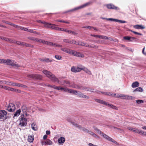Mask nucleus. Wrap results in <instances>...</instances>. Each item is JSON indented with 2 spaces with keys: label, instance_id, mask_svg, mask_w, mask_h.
Listing matches in <instances>:
<instances>
[{
  "label": "nucleus",
  "instance_id": "nucleus-6",
  "mask_svg": "<svg viewBox=\"0 0 146 146\" xmlns=\"http://www.w3.org/2000/svg\"><path fill=\"white\" fill-rule=\"evenodd\" d=\"M91 4V2H88L87 3H86L83 5L80 6L76 8H75L74 9H71L69 11H68V12H72L73 11L76 10H77L81 9L82 8H84L85 7H86L87 6H88L90 5Z\"/></svg>",
  "mask_w": 146,
  "mask_h": 146
},
{
  "label": "nucleus",
  "instance_id": "nucleus-44",
  "mask_svg": "<svg viewBox=\"0 0 146 146\" xmlns=\"http://www.w3.org/2000/svg\"><path fill=\"white\" fill-rule=\"evenodd\" d=\"M23 42H20L19 41H16L15 40V43L18 45H21L22 46V44H23Z\"/></svg>",
  "mask_w": 146,
  "mask_h": 146
},
{
  "label": "nucleus",
  "instance_id": "nucleus-41",
  "mask_svg": "<svg viewBox=\"0 0 146 146\" xmlns=\"http://www.w3.org/2000/svg\"><path fill=\"white\" fill-rule=\"evenodd\" d=\"M56 43L50 42L47 41L46 45L55 47Z\"/></svg>",
  "mask_w": 146,
  "mask_h": 146
},
{
  "label": "nucleus",
  "instance_id": "nucleus-31",
  "mask_svg": "<svg viewBox=\"0 0 146 146\" xmlns=\"http://www.w3.org/2000/svg\"><path fill=\"white\" fill-rule=\"evenodd\" d=\"M31 128L34 131L37 130L38 128L36 125L35 123H33L31 125Z\"/></svg>",
  "mask_w": 146,
  "mask_h": 146
},
{
  "label": "nucleus",
  "instance_id": "nucleus-20",
  "mask_svg": "<svg viewBox=\"0 0 146 146\" xmlns=\"http://www.w3.org/2000/svg\"><path fill=\"white\" fill-rule=\"evenodd\" d=\"M65 138L63 137H60L58 140V141L59 144H63L65 141Z\"/></svg>",
  "mask_w": 146,
  "mask_h": 146
},
{
  "label": "nucleus",
  "instance_id": "nucleus-45",
  "mask_svg": "<svg viewBox=\"0 0 146 146\" xmlns=\"http://www.w3.org/2000/svg\"><path fill=\"white\" fill-rule=\"evenodd\" d=\"M81 46L87 47V46H89V44L86 42H83L82 44H81Z\"/></svg>",
  "mask_w": 146,
  "mask_h": 146
},
{
  "label": "nucleus",
  "instance_id": "nucleus-7",
  "mask_svg": "<svg viewBox=\"0 0 146 146\" xmlns=\"http://www.w3.org/2000/svg\"><path fill=\"white\" fill-rule=\"evenodd\" d=\"M22 111L23 112V115L24 117H26L29 115L27 113L28 112V110L27 106L25 105H23L21 107Z\"/></svg>",
  "mask_w": 146,
  "mask_h": 146
},
{
  "label": "nucleus",
  "instance_id": "nucleus-1",
  "mask_svg": "<svg viewBox=\"0 0 146 146\" xmlns=\"http://www.w3.org/2000/svg\"><path fill=\"white\" fill-rule=\"evenodd\" d=\"M42 72L52 81L57 82L58 83H59V81L58 78L50 71L46 70H44L42 71Z\"/></svg>",
  "mask_w": 146,
  "mask_h": 146
},
{
  "label": "nucleus",
  "instance_id": "nucleus-62",
  "mask_svg": "<svg viewBox=\"0 0 146 146\" xmlns=\"http://www.w3.org/2000/svg\"><path fill=\"white\" fill-rule=\"evenodd\" d=\"M55 26H56V25H55L52 24L50 28L52 29H54V28H55Z\"/></svg>",
  "mask_w": 146,
  "mask_h": 146
},
{
  "label": "nucleus",
  "instance_id": "nucleus-42",
  "mask_svg": "<svg viewBox=\"0 0 146 146\" xmlns=\"http://www.w3.org/2000/svg\"><path fill=\"white\" fill-rule=\"evenodd\" d=\"M42 61H43L45 62H53V60H51L49 58H45L43 59Z\"/></svg>",
  "mask_w": 146,
  "mask_h": 146
},
{
  "label": "nucleus",
  "instance_id": "nucleus-40",
  "mask_svg": "<svg viewBox=\"0 0 146 146\" xmlns=\"http://www.w3.org/2000/svg\"><path fill=\"white\" fill-rule=\"evenodd\" d=\"M46 141V142H45L46 145H51L53 143L49 139H47Z\"/></svg>",
  "mask_w": 146,
  "mask_h": 146
},
{
  "label": "nucleus",
  "instance_id": "nucleus-14",
  "mask_svg": "<svg viewBox=\"0 0 146 146\" xmlns=\"http://www.w3.org/2000/svg\"><path fill=\"white\" fill-rule=\"evenodd\" d=\"M72 54L79 57L84 58V55L83 54L73 50Z\"/></svg>",
  "mask_w": 146,
  "mask_h": 146
},
{
  "label": "nucleus",
  "instance_id": "nucleus-32",
  "mask_svg": "<svg viewBox=\"0 0 146 146\" xmlns=\"http://www.w3.org/2000/svg\"><path fill=\"white\" fill-rule=\"evenodd\" d=\"M36 42L43 43L45 44H47V41L44 40L42 39H38L37 38V39Z\"/></svg>",
  "mask_w": 146,
  "mask_h": 146
},
{
  "label": "nucleus",
  "instance_id": "nucleus-26",
  "mask_svg": "<svg viewBox=\"0 0 146 146\" xmlns=\"http://www.w3.org/2000/svg\"><path fill=\"white\" fill-rule=\"evenodd\" d=\"M124 99L128 100H133L135 99V97L128 95H125Z\"/></svg>",
  "mask_w": 146,
  "mask_h": 146
},
{
  "label": "nucleus",
  "instance_id": "nucleus-48",
  "mask_svg": "<svg viewBox=\"0 0 146 146\" xmlns=\"http://www.w3.org/2000/svg\"><path fill=\"white\" fill-rule=\"evenodd\" d=\"M28 38L29 40H33L34 41H36L37 38L34 37H28Z\"/></svg>",
  "mask_w": 146,
  "mask_h": 146
},
{
  "label": "nucleus",
  "instance_id": "nucleus-37",
  "mask_svg": "<svg viewBox=\"0 0 146 146\" xmlns=\"http://www.w3.org/2000/svg\"><path fill=\"white\" fill-rule=\"evenodd\" d=\"M22 46L23 47H33V46L31 44H27L26 43L24 42L23 43V44H22Z\"/></svg>",
  "mask_w": 146,
  "mask_h": 146
},
{
  "label": "nucleus",
  "instance_id": "nucleus-52",
  "mask_svg": "<svg viewBox=\"0 0 146 146\" xmlns=\"http://www.w3.org/2000/svg\"><path fill=\"white\" fill-rule=\"evenodd\" d=\"M116 22H119L121 23H127L126 21H125L121 20L118 19H116Z\"/></svg>",
  "mask_w": 146,
  "mask_h": 146
},
{
  "label": "nucleus",
  "instance_id": "nucleus-5",
  "mask_svg": "<svg viewBox=\"0 0 146 146\" xmlns=\"http://www.w3.org/2000/svg\"><path fill=\"white\" fill-rule=\"evenodd\" d=\"M82 66L80 65L77 66H72L71 68V71L73 72L76 73L80 72L82 70Z\"/></svg>",
  "mask_w": 146,
  "mask_h": 146
},
{
  "label": "nucleus",
  "instance_id": "nucleus-15",
  "mask_svg": "<svg viewBox=\"0 0 146 146\" xmlns=\"http://www.w3.org/2000/svg\"><path fill=\"white\" fill-rule=\"evenodd\" d=\"M106 7L108 9H113L116 10H118L119 9L118 7L115 6L111 4L107 5H106Z\"/></svg>",
  "mask_w": 146,
  "mask_h": 146
},
{
  "label": "nucleus",
  "instance_id": "nucleus-60",
  "mask_svg": "<svg viewBox=\"0 0 146 146\" xmlns=\"http://www.w3.org/2000/svg\"><path fill=\"white\" fill-rule=\"evenodd\" d=\"M83 42V41H81L78 40L77 42V44H76V45L81 46V44H82Z\"/></svg>",
  "mask_w": 146,
  "mask_h": 146
},
{
  "label": "nucleus",
  "instance_id": "nucleus-38",
  "mask_svg": "<svg viewBox=\"0 0 146 146\" xmlns=\"http://www.w3.org/2000/svg\"><path fill=\"white\" fill-rule=\"evenodd\" d=\"M93 128L96 132L100 134L102 132L100 129H98L95 126H93Z\"/></svg>",
  "mask_w": 146,
  "mask_h": 146
},
{
  "label": "nucleus",
  "instance_id": "nucleus-8",
  "mask_svg": "<svg viewBox=\"0 0 146 146\" xmlns=\"http://www.w3.org/2000/svg\"><path fill=\"white\" fill-rule=\"evenodd\" d=\"M27 76L29 78L38 79H41L42 77L41 75L36 74H31L28 75Z\"/></svg>",
  "mask_w": 146,
  "mask_h": 146
},
{
  "label": "nucleus",
  "instance_id": "nucleus-19",
  "mask_svg": "<svg viewBox=\"0 0 146 146\" xmlns=\"http://www.w3.org/2000/svg\"><path fill=\"white\" fill-rule=\"evenodd\" d=\"M95 101L98 103L103 104L104 105H106L107 104V102H105V101L103 100L99 99H94Z\"/></svg>",
  "mask_w": 146,
  "mask_h": 146
},
{
  "label": "nucleus",
  "instance_id": "nucleus-27",
  "mask_svg": "<svg viewBox=\"0 0 146 146\" xmlns=\"http://www.w3.org/2000/svg\"><path fill=\"white\" fill-rule=\"evenodd\" d=\"M139 83L137 82L136 81L132 83L131 85V87L133 88H135L139 86Z\"/></svg>",
  "mask_w": 146,
  "mask_h": 146
},
{
  "label": "nucleus",
  "instance_id": "nucleus-28",
  "mask_svg": "<svg viewBox=\"0 0 146 146\" xmlns=\"http://www.w3.org/2000/svg\"><path fill=\"white\" fill-rule=\"evenodd\" d=\"M60 84H62L63 85H65V84H66V86H71L70 84V82L68 80H64L62 82V83H60L59 82V83Z\"/></svg>",
  "mask_w": 146,
  "mask_h": 146
},
{
  "label": "nucleus",
  "instance_id": "nucleus-9",
  "mask_svg": "<svg viewBox=\"0 0 146 146\" xmlns=\"http://www.w3.org/2000/svg\"><path fill=\"white\" fill-rule=\"evenodd\" d=\"M7 109L9 112H12L15 109V106L13 103H10L7 106Z\"/></svg>",
  "mask_w": 146,
  "mask_h": 146
},
{
  "label": "nucleus",
  "instance_id": "nucleus-24",
  "mask_svg": "<svg viewBox=\"0 0 146 146\" xmlns=\"http://www.w3.org/2000/svg\"><path fill=\"white\" fill-rule=\"evenodd\" d=\"M137 133L143 136L146 135V132L142 130L138 129Z\"/></svg>",
  "mask_w": 146,
  "mask_h": 146
},
{
  "label": "nucleus",
  "instance_id": "nucleus-63",
  "mask_svg": "<svg viewBox=\"0 0 146 146\" xmlns=\"http://www.w3.org/2000/svg\"><path fill=\"white\" fill-rule=\"evenodd\" d=\"M82 28H88V29H90L91 28H92V27L91 26H84V27H82Z\"/></svg>",
  "mask_w": 146,
  "mask_h": 146
},
{
  "label": "nucleus",
  "instance_id": "nucleus-11",
  "mask_svg": "<svg viewBox=\"0 0 146 146\" xmlns=\"http://www.w3.org/2000/svg\"><path fill=\"white\" fill-rule=\"evenodd\" d=\"M57 90L63 91L66 92H68L70 93H72L73 90L69 89L66 88H64L63 87H58Z\"/></svg>",
  "mask_w": 146,
  "mask_h": 146
},
{
  "label": "nucleus",
  "instance_id": "nucleus-2",
  "mask_svg": "<svg viewBox=\"0 0 146 146\" xmlns=\"http://www.w3.org/2000/svg\"><path fill=\"white\" fill-rule=\"evenodd\" d=\"M2 63L6 64L8 65H10L16 67H19L20 65L17 64L16 62L14 60L7 59V60L3 59Z\"/></svg>",
  "mask_w": 146,
  "mask_h": 146
},
{
  "label": "nucleus",
  "instance_id": "nucleus-58",
  "mask_svg": "<svg viewBox=\"0 0 146 146\" xmlns=\"http://www.w3.org/2000/svg\"><path fill=\"white\" fill-rule=\"evenodd\" d=\"M74 40H73L69 39L68 43L70 44H74Z\"/></svg>",
  "mask_w": 146,
  "mask_h": 146
},
{
  "label": "nucleus",
  "instance_id": "nucleus-39",
  "mask_svg": "<svg viewBox=\"0 0 146 146\" xmlns=\"http://www.w3.org/2000/svg\"><path fill=\"white\" fill-rule=\"evenodd\" d=\"M106 106H108L109 107H110L111 108L115 109V110H117V107L111 104H109L108 102H107V104L106 105Z\"/></svg>",
  "mask_w": 146,
  "mask_h": 146
},
{
  "label": "nucleus",
  "instance_id": "nucleus-17",
  "mask_svg": "<svg viewBox=\"0 0 146 146\" xmlns=\"http://www.w3.org/2000/svg\"><path fill=\"white\" fill-rule=\"evenodd\" d=\"M88 133L96 139H99L100 138V137L98 136L91 131L88 130Z\"/></svg>",
  "mask_w": 146,
  "mask_h": 146
},
{
  "label": "nucleus",
  "instance_id": "nucleus-46",
  "mask_svg": "<svg viewBox=\"0 0 146 146\" xmlns=\"http://www.w3.org/2000/svg\"><path fill=\"white\" fill-rule=\"evenodd\" d=\"M69 33L72 34L73 35H77L78 34V33H77L75 32L69 30Z\"/></svg>",
  "mask_w": 146,
  "mask_h": 146
},
{
  "label": "nucleus",
  "instance_id": "nucleus-33",
  "mask_svg": "<svg viewBox=\"0 0 146 146\" xmlns=\"http://www.w3.org/2000/svg\"><path fill=\"white\" fill-rule=\"evenodd\" d=\"M34 139V136L33 135H29L28 137V140L30 142H32Z\"/></svg>",
  "mask_w": 146,
  "mask_h": 146
},
{
  "label": "nucleus",
  "instance_id": "nucleus-35",
  "mask_svg": "<svg viewBox=\"0 0 146 146\" xmlns=\"http://www.w3.org/2000/svg\"><path fill=\"white\" fill-rule=\"evenodd\" d=\"M44 27L46 28H50L52 24L49 23L44 22Z\"/></svg>",
  "mask_w": 146,
  "mask_h": 146
},
{
  "label": "nucleus",
  "instance_id": "nucleus-16",
  "mask_svg": "<svg viewBox=\"0 0 146 146\" xmlns=\"http://www.w3.org/2000/svg\"><path fill=\"white\" fill-rule=\"evenodd\" d=\"M61 50L64 52L70 54H72L73 51L72 50L66 47L64 48H61Z\"/></svg>",
  "mask_w": 146,
  "mask_h": 146
},
{
  "label": "nucleus",
  "instance_id": "nucleus-34",
  "mask_svg": "<svg viewBox=\"0 0 146 146\" xmlns=\"http://www.w3.org/2000/svg\"><path fill=\"white\" fill-rule=\"evenodd\" d=\"M115 96L116 98H120L124 99V98L125 97V95L122 94H116V95Z\"/></svg>",
  "mask_w": 146,
  "mask_h": 146
},
{
  "label": "nucleus",
  "instance_id": "nucleus-50",
  "mask_svg": "<svg viewBox=\"0 0 146 146\" xmlns=\"http://www.w3.org/2000/svg\"><path fill=\"white\" fill-rule=\"evenodd\" d=\"M136 103L138 104L143 103L144 102L143 100H136Z\"/></svg>",
  "mask_w": 146,
  "mask_h": 146
},
{
  "label": "nucleus",
  "instance_id": "nucleus-30",
  "mask_svg": "<svg viewBox=\"0 0 146 146\" xmlns=\"http://www.w3.org/2000/svg\"><path fill=\"white\" fill-rule=\"evenodd\" d=\"M21 112V111L20 109H19V110H17L16 111V112H15V113L13 115V118H15V117L18 116H19V115Z\"/></svg>",
  "mask_w": 146,
  "mask_h": 146
},
{
  "label": "nucleus",
  "instance_id": "nucleus-59",
  "mask_svg": "<svg viewBox=\"0 0 146 146\" xmlns=\"http://www.w3.org/2000/svg\"><path fill=\"white\" fill-rule=\"evenodd\" d=\"M55 47L62 48V46L61 45H60L59 44H58L56 43Z\"/></svg>",
  "mask_w": 146,
  "mask_h": 146
},
{
  "label": "nucleus",
  "instance_id": "nucleus-3",
  "mask_svg": "<svg viewBox=\"0 0 146 146\" xmlns=\"http://www.w3.org/2000/svg\"><path fill=\"white\" fill-rule=\"evenodd\" d=\"M72 93L76 95L78 97L85 99H89L90 97L89 96L84 94L83 93L76 90H73Z\"/></svg>",
  "mask_w": 146,
  "mask_h": 146
},
{
  "label": "nucleus",
  "instance_id": "nucleus-23",
  "mask_svg": "<svg viewBox=\"0 0 146 146\" xmlns=\"http://www.w3.org/2000/svg\"><path fill=\"white\" fill-rule=\"evenodd\" d=\"M100 135H101L104 138H105L109 141L111 138L107 135L106 134L104 133L103 132H102Z\"/></svg>",
  "mask_w": 146,
  "mask_h": 146
},
{
  "label": "nucleus",
  "instance_id": "nucleus-29",
  "mask_svg": "<svg viewBox=\"0 0 146 146\" xmlns=\"http://www.w3.org/2000/svg\"><path fill=\"white\" fill-rule=\"evenodd\" d=\"M14 84H14V86H16L24 88H26L27 87V86L25 85H22L19 83L14 82Z\"/></svg>",
  "mask_w": 146,
  "mask_h": 146
},
{
  "label": "nucleus",
  "instance_id": "nucleus-18",
  "mask_svg": "<svg viewBox=\"0 0 146 146\" xmlns=\"http://www.w3.org/2000/svg\"><path fill=\"white\" fill-rule=\"evenodd\" d=\"M98 37L99 38H101L102 39H109L110 40H113V39L112 38H111L110 37H107L106 36H104V35H98Z\"/></svg>",
  "mask_w": 146,
  "mask_h": 146
},
{
  "label": "nucleus",
  "instance_id": "nucleus-51",
  "mask_svg": "<svg viewBox=\"0 0 146 146\" xmlns=\"http://www.w3.org/2000/svg\"><path fill=\"white\" fill-rule=\"evenodd\" d=\"M103 19H106L108 20H109V21H115L116 22V19H113V18L107 19V18H103Z\"/></svg>",
  "mask_w": 146,
  "mask_h": 146
},
{
  "label": "nucleus",
  "instance_id": "nucleus-47",
  "mask_svg": "<svg viewBox=\"0 0 146 146\" xmlns=\"http://www.w3.org/2000/svg\"><path fill=\"white\" fill-rule=\"evenodd\" d=\"M109 141L115 143L116 145H119V143L117 142L116 141H115L113 139L111 138L110 139V140H109Z\"/></svg>",
  "mask_w": 146,
  "mask_h": 146
},
{
  "label": "nucleus",
  "instance_id": "nucleus-21",
  "mask_svg": "<svg viewBox=\"0 0 146 146\" xmlns=\"http://www.w3.org/2000/svg\"><path fill=\"white\" fill-rule=\"evenodd\" d=\"M101 93L106 95L111 96H114L116 95V94L115 93H114L113 94V93H111L109 92H101Z\"/></svg>",
  "mask_w": 146,
  "mask_h": 146
},
{
  "label": "nucleus",
  "instance_id": "nucleus-54",
  "mask_svg": "<svg viewBox=\"0 0 146 146\" xmlns=\"http://www.w3.org/2000/svg\"><path fill=\"white\" fill-rule=\"evenodd\" d=\"M131 32H132L135 35H142L141 33L133 31L132 30H130V31Z\"/></svg>",
  "mask_w": 146,
  "mask_h": 146
},
{
  "label": "nucleus",
  "instance_id": "nucleus-22",
  "mask_svg": "<svg viewBox=\"0 0 146 146\" xmlns=\"http://www.w3.org/2000/svg\"><path fill=\"white\" fill-rule=\"evenodd\" d=\"M82 70L84 71L86 73L88 74L91 75L92 74V73L91 71L88 69L86 68V67L82 66Z\"/></svg>",
  "mask_w": 146,
  "mask_h": 146
},
{
  "label": "nucleus",
  "instance_id": "nucleus-10",
  "mask_svg": "<svg viewBox=\"0 0 146 146\" xmlns=\"http://www.w3.org/2000/svg\"><path fill=\"white\" fill-rule=\"evenodd\" d=\"M7 113L6 111L4 110L0 111V119H7Z\"/></svg>",
  "mask_w": 146,
  "mask_h": 146
},
{
  "label": "nucleus",
  "instance_id": "nucleus-25",
  "mask_svg": "<svg viewBox=\"0 0 146 146\" xmlns=\"http://www.w3.org/2000/svg\"><path fill=\"white\" fill-rule=\"evenodd\" d=\"M134 27L137 29H143L145 28V27L141 25H136L134 26Z\"/></svg>",
  "mask_w": 146,
  "mask_h": 146
},
{
  "label": "nucleus",
  "instance_id": "nucleus-56",
  "mask_svg": "<svg viewBox=\"0 0 146 146\" xmlns=\"http://www.w3.org/2000/svg\"><path fill=\"white\" fill-rule=\"evenodd\" d=\"M0 38L3 40H4L7 42L8 40H9V38L5 37H0Z\"/></svg>",
  "mask_w": 146,
  "mask_h": 146
},
{
  "label": "nucleus",
  "instance_id": "nucleus-57",
  "mask_svg": "<svg viewBox=\"0 0 146 146\" xmlns=\"http://www.w3.org/2000/svg\"><path fill=\"white\" fill-rule=\"evenodd\" d=\"M7 42H9L10 43H15V40L11 39L9 38V40H8Z\"/></svg>",
  "mask_w": 146,
  "mask_h": 146
},
{
  "label": "nucleus",
  "instance_id": "nucleus-49",
  "mask_svg": "<svg viewBox=\"0 0 146 146\" xmlns=\"http://www.w3.org/2000/svg\"><path fill=\"white\" fill-rule=\"evenodd\" d=\"M55 57L56 59L58 60H60L62 58V57L61 56L58 55H55Z\"/></svg>",
  "mask_w": 146,
  "mask_h": 146
},
{
  "label": "nucleus",
  "instance_id": "nucleus-53",
  "mask_svg": "<svg viewBox=\"0 0 146 146\" xmlns=\"http://www.w3.org/2000/svg\"><path fill=\"white\" fill-rule=\"evenodd\" d=\"M123 39L127 40H129L131 41H132V40H130V37L129 36H124L123 37Z\"/></svg>",
  "mask_w": 146,
  "mask_h": 146
},
{
  "label": "nucleus",
  "instance_id": "nucleus-55",
  "mask_svg": "<svg viewBox=\"0 0 146 146\" xmlns=\"http://www.w3.org/2000/svg\"><path fill=\"white\" fill-rule=\"evenodd\" d=\"M87 47L92 48H98V46L97 45H90L89 46H87Z\"/></svg>",
  "mask_w": 146,
  "mask_h": 146
},
{
  "label": "nucleus",
  "instance_id": "nucleus-43",
  "mask_svg": "<svg viewBox=\"0 0 146 146\" xmlns=\"http://www.w3.org/2000/svg\"><path fill=\"white\" fill-rule=\"evenodd\" d=\"M9 87L0 84V88H1L6 90H9Z\"/></svg>",
  "mask_w": 146,
  "mask_h": 146
},
{
  "label": "nucleus",
  "instance_id": "nucleus-12",
  "mask_svg": "<svg viewBox=\"0 0 146 146\" xmlns=\"http://www.w3.org/2000/svg\"><path fill=\"white\" fill-rule=\"evenodd\" d=\"M27 120L26 119L23 117H21V118L19 123V125L21 126L22 127L25 126L27 125Z\"/></svg>",
  "mask_w": 146,
  "mask_h": 146
},
{
  "label": "nucleus",
  "instance_id": "nucleus-36",
  "mask_svg": "<svg viewBox=\"0 0 146 146\" xmlns=\"http://www.w3.org/2000/svg\"><path fill=\"white\" fill-rule=\"evenodd\" d=\"M143 92V89L141 87H138L133 91V92Z\"/></svg>",
  "mask_w": 146,
  "mask_h": 146
},
{
  "label": "nucleus",
  "instance_id": "nucleus-13",
  "mask_svg": "<svg viewBox=\"0 0 146 146\" xmlns=\"http://www.w3.org/2000/svg\"><path fill=\"white\" fill-rule=\"evenodd\" d=\"M0 84H6L9 86H14V84H15L13 82L0 80Z\"/></svg>",
  "mask_w": 146,
  "mask_h": 146
},
{
  "label": "nucleus",
  "instance_id": "nucleus-4",
  "mask_svg": "<svg viewBox=\"0 0 146 146\" xmlns=\"http://www.w3.org/2000/svg\"><path fill=\"white\" fill-rule=\"evenodd\" d=\"M70 122L72 125H74L76 128H77L78 129H80L81 130H82L84 132L87 133L88 132L89 130L87 129L84 127H82L80 125L77 124L75 122H73L72 121H70Z\"/></svg>",
  "mask_w": 146,
  "mask_h": 146
},
{
  "label": "nucleus",
  "instance_id": "nucleus-64",
  "mask_svg": "<svg viewBox=\"0 0 146 146\" xmlns=\"http://www.w3.org/2000/svg\"><path fill=\"white\" fill-rule=\"evenodd\" d=\"M16 27L18 28H20V29L22 30H24L25 28L23 27H20L18 26H16Z\"/></svg>",
  "mask_w": 146,
  "mask_h": 146
},
{
  "label": "nucleus",
  "instance_id": "nucleus-61",
  "mask_svg": "<svg viewBox=\"0 0 146 146\" xmlns=\"http://www.w3.org/2000/svg\"><path fill=\"white\" fill-rule=\"evenodd\" d=\"M137 130L135 128H133L131 131L135 133H137Z\"/></svg>",
  "mask_w": 146,
  "mask_h": 146
}]
</instances>
